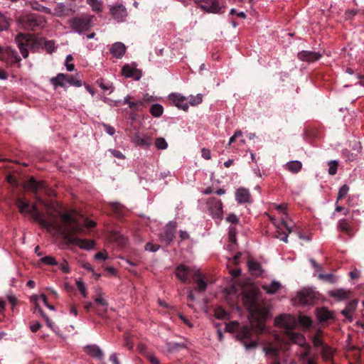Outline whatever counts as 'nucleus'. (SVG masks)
<instances>
[{
  "mask_svg": "<svg viewBox=\"0 0 364 364\" xmlns=\"http://www.w3.org/2000/svg\"><path fill=\"white\" fill-rule=\"evenodd\" d=\"M317 318L321 322H325L333 318V314L325 307L316 309Z\"/></svg>",
  "mask_w": 364,
  "mask_h": 364,
  "instance_id": "c85d7f7f",
  "label": "nucleus"
},
{
  "mask_svg": "<svg viewBox=\"0 0 364 364\" xmlns=\"http://www.w3.org/2000/svg\"><path fill=\"white\" fill-rule=\"evenodd\" d=\"M18 22L23 29L33 31L43 29L47 23L45 16L34 13L21 16Z\"/></svg>",
  "mask_w": 364,
  "mask_h": 364,
  "instance_id": "7ed1b4c3",
  "label": "nucleus"
},
{
  "mask_svg": "<svg viewBox=\"0 0 364 364\" xmlns=\"http://www.w3.org/2000/svg\"><path fill=\"white\" fill-rule=\"evenodd\" d=\"M103 127H104V130L105 132L109 134V136H113L114 134H115V129L109 125V124H103Z\"/></svg>",
  "mask_w": 364,
  "mask_h": 364,
  "instance_id": "052dcab7",
  "label": "nucleus"
},
{
  "mask_svg": "<svg viewBox=\"0 0 364 364\" xmlns=\"http://www.w3.org/2000/svg\"><path fill=\"white\" fill-rule=\"evenodd\" d=\"M16 205L21 214L31 215L34 221L37 222L42 228L50 230L55 226V223L46 219L40 212L36 204L31 205L29 201L21 198L16 199Z\"/></svg>",
  "mask_w": 364,
  "mask_h": 364,
  "instance_id": "f257e3e1",
  "label": "nucleus"
},
{
  "mask_svg": "<svg viewBox=\"0 0 364 364\" xmlns=\"http://www.w3.org/2000/svg\"><path fill=\"white\" fill-rule=\"evenodd\" d=\"M152 97H149L148 94H146V96L141 100L130 101L131 99H128L127 102L125 104H127L130 109L139 112L142 111L143 107L145 106L146 103L150 101Z\"/></svg>",
  "mask_w": 364,
  "mask_h": 364,
  "instance_id": "5701e85b",
  "label": "nucleus"
},
{
  "mask_svg": "<svg viewBox=\"0 0 364 364\" xmlns=\"http://www.w3.org/2000/svg\"><path fill=\"white\" fill-rule=\"evenodd\" d=\"M70 27L74 31L80 34L90 29V21L86 18L76 17L70 21Z\"/></svg>",
  "mask_w": 364,
  "mask_h": 364,
  "instance_id": "f8f14e48",
  "label": "nucleus"
},
{
  "mask_svg": "<svg viewBox=\"0 0 364 364\" xmlns=\"http://www.w3.org/2000/svg\"><path fill=\"white\" fill-rule=\"evenodd\" d=\"M356 307L357 301H351L348 304L346 308L341 311V314L346 317H348L355 310Z\"/></svg>",
  "mask_w": 364,
  "mask_h": 364,
  "instance_id": "72a5a7b5",
  "label": "nucleus"
},
{
  "mask_svg": "<svg viewBox=\"0 0 364 364\" xmlns=\"http://www.w3.org/2000/svg\"><path fill=\"white\" fill-rule=\"evenodd\" d=\"M321 355L326 361H329L333 358V352L331 349L328 346H323L321 350Z\"/></svg>",
  "mask_w": 364,
  "mask_h": 364,
  "instance_id": "e433bc0d",
  "label": "nucleus"
},
{
  "mask_svg": "<svg viewBox=\"0 0 364 364\" xmlns=\"http://www.w3.org/2000/svg\"><path fill=\"white\" fill-rule=\"evenodd\" d=\"M49 81L54 89H57L58 87L66 88L69 86L80 87L82 85V80L78 79L76 76L64 73H58L55 77H51Z\"/></svg>",
  "mask_w": 364,
  "mask_h": 364,
  "instance_id": "423d86ee",
  "label": "nucleus"
},
{
  "mask_svg": "<svg viewBox=\"0 0 364 364\" xmlns=\"http://www.w3.org/2000/svg\"><path fill=\"white\" fill-rule=\"evenodd\" d=\"M41 262L47 265H57L58 262H56L55 259L52 256H46L43 258H41Z\"/></svg>",
  "mask_w": 364,
  "mask_h": 364,
  "instance_id": "3c124183",
  "label": "nucleus"
},
{
  "mask_svg": "<svg viewBox=\"0 0 364 364\" xmlns=\"http://www.w3.org/2000/svg\"><path fill=\"white\" fill-rule=\"evenodd\" d=\"M350 294V291L346 289H337L328 291V295L337 301H343L347 299Z\"/></svg>",
  "mask_w": 364,
  "mask_h": 364,
  "instance_id": "b1692460",
  "label": "nucleus"
},
{
  "mask_svg": "<svg viewBox=\"0 0 364 364\" xmlns=\"http://www.w3.org/2000/svg\"><path fill=\"white\" fill-rule=\"evenodd\" d=\"M281 344L278 341L264 343L262 351L267 364H287L281 355Z\"/></svg>",
  "mask_w": 364,
  "mask_h": 364,
  "instance_id": "20e7f679",
  "label": "nucleus"
},
{
  "mask_svg": "<svg viewBox=\"0 0 364 364\" xmlns=\"http://www.w3.org/2000/svg\"><path fill=\"white\" fill-rule=\"evenodd\" d=\"M202 157L206 160L211 158L210 151L209 149L203 148L201 151Z\"/></svg>",
  "mask_w": 364,
  "mask_h": 364,
  "instance_id": "338daca9",
  "label": "nucleus"
},
{
  "mask_svg": "<svg viewBox=\"0 0 364 364\" xmlns=\"http://www.w3.org/2000/svg\"><path fill=\"white\" fill-rule=\"evenodd\" d=\"M122 74L126 77H132L138 80L141 77V72L132 65H125L122 67Z\"/></svg>",
  "mask_w": 364,
  "mask_h": 364,
  "instance_id": "a211bd4d",
  "label": "nucleus"
},
{
  "mask_svg": "<svg viewBox=\"0 0 364 364\" xmlns=\"http://www.w3.org/2000/svg\"><path fill=\"white\" fill-rule=\"evenodd\" d=\"M229 240L232 243L236 242V228L233 226H230L228 228Z\"/></svg>",
  "mask_w": 364,
  "mask_h": 364,
  "instance_id": "603ef678",
  "label": "nucleus"
},
{
  "mask_svg": "<svg viewBox=\"0 0 364 364\" xmlns=\"http://www.w3.org/2000/svg\"><path fill=\"white\" fill-rule=\"evenodd\" d=\"M251 334V329L248 326H244L237 335V337L242 341V343L247 350L255 348L258 344L257 341H248Z\"/></svg>",
  "mask_w": 364,
  "mask_h": 364,
  "instance_id": "ddd939ff",
  "label": "nucleus"
},
{
  "mask_svg": "<svg viewBox=\"0 0 364 364\" xmlns=\"http://www.w3.org/2000/svg\"><path fill=\"white\" fill-rule=\"evenodd\" d=\"M244 300L249 310L255 311L259 308V294L257 292L246 294Z\"/></svg>",
  "mask_w": 364,
  "mask_h": 364,
  "instance_id": "f3484780",
  "label": "nucleus"
},
{
  "mask_svg": "<svg viewBox=\"0 0 364 364\" xmlns=\"http://www.w3.org/2000/svg\"><path fill=\"white\" fill-rule=\"evenodd\" d=\"M216 317L219 319H224L228 316V314L226 311L220 309L215 312Z\"/></svg>",
  "mask_w": 364,
  "mask_h": 364,
  "instance_id": "bf43d9fd",
  "label": "nucleus"
},
{
  "mask_svg": "<svg viewBox=\"0 0 364 364\" xmlns=\"http://www.w3.org/2000/svg\"><path fill=\"white\" fill-rule=\"evenodd\" d=\"M109 151L112 154V155L119 159H124L125 156L119 150L115 149H110Z\"/></svg>",
  "mask_w": 364,
  "mask_h": 364,
  "instance_id": "13d9d810",
  "label": "nucleus"
},
{
  "mask_svg": "<svg viewBox=\"0 0 364 364\" xmlns=\"http://www.w3.org/2000/svg\"><path fill=\"white\" fill-rule=\"evenodd\" d=\"M110 13L112 17L119 22L125 20L127 13L126 8L123 5H117L110 9Z\"/></svg>",
  "mask_w": 364,
  "mask_h": 364,
  "instance_id": "aec40b11",
  "label": "nucleus"
},
{
  "mask_svg": "<svg viewBox=\"0 0 364 364\" xmlns=\"http://www.w3.org/2000/svg\"><path fill=\"white\" fill-rule=\"evenodd\" d=\"M170 100H173L175 105L183 111H187L189 108V105H197L202 102L203 96L201 93L198 92L196 96L190 95L189 100L186 97L183 96L178 92H171L168 95Z\"/></svg>",
  "mask_w": 364,
  "mask_h": 364,
  "instance_id": "39448f33",
  "label": "nucleus"
},
{
  "mask_svg": "<svg viewBox=\"0 0 364 364\" xmlns=\"http://www.w3.org/2000/svg\"><path fill=\"white\" fill-rule=\"evenodd\" d=\"M25 187L33 192L35 195H38L40 193H44L48 195L50 194V189L48 188L47 185L43 181H38L33 176L26 181ZM36 200L39 203L45 204V203L38 196H36Z\"/></svg>",
  "mask_w": 364,
  "mask_h": 364,
  "instance_id": "6e6552de",
  "label": "nucleus"
},
{
  "mask_svg": "<svg viewBox=\"0 0 364 364\" xmlns=\"http://www.w3.org/2000/svg\"><path fill=\"white\" fill-rule=\"evenodd\" d=\"M9 23L8 18L1 13H0V31L6 30Z\"/></svg>",
  "mask_w": 364,
  "mask_h": 364,
  "instance_id": "de8ad7c7",
  "label": "nucleus"
},
{
  "mask_svg": "<svg viewBox=\"0 0 364 364\" xmlns=\"http://www.w3.org/2000/svg\"><path fill=\"white\" fill-rule=\"evenodd\" d=\"M132 141L138 146L141 148H149L151 144V138L147 134H141L136 133L132 139Z\"/></svg>",
  "mask_w": 364,
  "mask_h": 364,
  "instance_id": "412c9836",
  "label": "nucleus"
},
{
  "mask_svg": "<svg viewBox=\"0 0 364 364\" xmlns=\"http://www.w3.org/2000/svg\"><path fill=\"white\" fill-rule=\"evenodd\" d=\"M312 341H313L314 346H316V347H321L323 348V346H326L323 343L322 338H320L318 336H314L313 338Z\"/></svg>",
  "mask_w": 364,
  "mask_h": 364,
  "instance_id": "4d7b16f0",
  "label": "nucleus"
},
{
  "mask_svg": "<svg viewBox=\"0 0 364 364\" xmlns=\"http://www.w3.org/2000/svg\"><path fill=\"white\" fill-rule=\"evenodd\" d=\"M318 278L324 282H328L330 284H335L338 281V278L336 276L331 273L328 274H322L320 273L318 275Z\"/></svg>",
  "mask_w": 364,
  "mask_h": 364,
  "instance_id": "f704fd0d",
  "label": "nucleus"
},
{
  "mask_svg": "<svg viewBox=\"0 0 364 364\" xmlns=\"http://www.w3.org/2000/svg\"><path fill=\"white\" fill-rule=\"evenodd\" d=\"M349 189H350L349 186L346 184H344L341 187H340V188L338 190V196H337L336 203L338 200L344 198L347 196V194L349 191Z\"/></svg>",
  "mask_w": 364,
  "mask_h": 364,
  "instance_id": "4c0bfd02",
  "label": "nucleus"
},
{
  "mask_svg": "<svg viewBox=\"0 0 364 364\" xmlns=\"http://www.w3.org/2000/svg\"><path fill=\"white\" fill-rule=\"evenodd\" d=\"M76 286L82 296L86 298L87 296V292L85 283L82 280H77L76 281Z\"/></svg>",
  "mask_w": 364,
  "mask_h": 364,
  "instance_id": "37998d69",
  "label": "nucleus"
},
{
  "mask_svg": "<svg viewBox=\"0 0 364 364\" xmlns=\"http://www.w3.org/2000/svg\"><path fill=\"white\" fill-rule=\"evenodd\" d=\"M59 269L64 273H69L70 272L69 265L65 260L59 264Z\"/></svg>",
  "mask_w": 364,
  "mask_h": 364,
  "instance_id": "e2e57ef3",
  "label": "nucleus"
},
{
  "mask_svg": "<svg viewBox=\"0 0 364 364\" xmlns=\"http://www.w3.org/2000/svg\"><path fill=\"white\" fill-rule=\"evenodd\" d=\"M41 323L36 321H34L33 322L31 325H30V330L35 333V332H37L41 328Z\"/></svg>",
  "mask_w": 364,
  "mask_h": 364,
  "instance_id": "680f3d73",
  "label": "nucleus"
},
{
  "mask_svg": "<svg viewBox=\"0 0 364 364\" xmlns=\"http://www.w3.org/2000/svg\"><path fill=\"white\" fill-rule=\"evenodd\" d=\"M149 112L154 117H160L164 113V107L161 104H153L149 108Z\"/></svg>",
  "mask_w": 364,
  "mask_h": 364,
  "instance_id": "473e14b6",
  "label": "nucleus"
},
{
  "mask_svg": "<svg viewBox=\"0 0 364 364\" xmlns=\"http://www.w3.org/2000/svg\"><path fill=\"white\" fill-rule=\"evenodd\" d=\"M225 220L231 224H237L239 223V219L234 213H230L227 215Z\"/></svg>",
  "mask_w": 364,
  "mask_h": 364,
  "instance_id": "6e6d98bb",
  "label": "nucleus"
},
{
  "mask_svg": "<svg viewBox=\"0 0 364 364\" xmlns=\"http://www.w3.org/2000/svg\"><path fill=\"white\" fill-rule=\"evenodd\" d=\"M321 57V54L318 52L302 50L298 53V58L307 63H314L318 60Z\"/></svg>",
  "mask_w": 364,
  "mask_h": 364,
  "instance_id": "4be33fe9",
  "label": "nucleus"
},
{
  "mask_svg": "<svg viewBox=\"0 0 364 364\" xmlns=\"http://www.w3.org/2000/svg\"><path fill=\"white\" fill-rule=\"evenodd\" d=\"M191 269L189 267L180 264L176 267L175 275L183 283H189Z\"/></svg>",
  "mask_w": 364,
  "mask_h": 364,
  "instance_id": "2eb2a0df",
  "label": "nucleus"
},
{
  "mask_svg": "<svg viewBox=\"0 0 364 364\" xmlns=\"http://www.w3.org/2000/svg\"><path fill=\"white\" fill-rule=\"evenodd\" d=\"M96 85L103 90H107L110 88V86L108 84H106L103 80H97Z\"/></svg>",
  "mask_w": 364,
  "mask_h": 364,
  "instance_id": "69168bd1",
  "label": "nucleus"
},
{
  "mask_svg": "<svg viewBox=\"0 0 364 364\" xmlns=\"http://www.w3.org/2000/svg\"><path fill=\"white\" fill-rule=\"evenodd\" d=\"M282 287L280 282L277 281H272L269 284H264L262 289L266 291L267 294H272L276 293Z\"/></svg>",
  "mask_w": 364,
  "mask_h": 364,
  "instance_id": "2f4dec72",
  "label": "nucleus"
},
{
  "mask_svg": "<svg viewBox=\"0 0 364 364\" xmlns=\"http://www.w3.org/2000/svg\"><path fill=\"white\" fill-rule=\"evenodd\" d=\"M198 7L208 13L218 14L223 9L218 0H194Z\"/></svg>",
  "mask_w": 364,
  "mask_h": 364,
  "instance_id": "9b49d317",
  "label": "nucleus"
},
{
  "mask_svg": "<svg viewBox=\"0 0 364 364\" xmlns=\"http://www.w3.org/2000/svg\"><path fill=\"white\" fill-rule=\"evenodd\" d=\"M60 217H61V219L63 220V222L68 223V225H70L72 223L76 222V218L75 217H73L71 215V213H68V212L62 214Z\"/></svg>",
  "mask_w": 364,
  "mask_h": 364,
  "instance_id": "c03bdc74",
  "label": "nucleus"
},
{
  "mask_svg": "<svg viewBox=\"0 0 364 364\" xmlns=\"http://www.w3.org/2000/svg\"><path fill=\"white\" fill-rule=\"evenodd\" d=\"M85 352L90 356L101 360L103 358V352L100 348L95 344L87 345L85 346Z\"/></svg>",
  "mask_w": 364,
  "mask_h": 364,
  "instance_id": "a878e982",
  "label": "nucleus"
},
{
  "mask_svg": "<svg viewBox=\"0 0 364 364\" xmlns=\"http://www.w3.org/2000/svg\"><path fill=\"white\" fill-rule=\"evenodd\" d=\"M317 299L316 292L310 288H304L299 291L295 298V301L301 306H310Z\"/></svg>",
  "mask_w": 364,
  "mask_h": 364,
  "instance_id": "1a4fd4ad",
  "label": "nucleus"
},
{
  "mask_svg": "<svg viewBox=\"0 0 364 364\" xmlns=\"http://www.w3.org/2000/svg\"><path fill=\"white\" fill-rule=\"evenodd\" d=\"M337 228L339 231H341L349 236H353L354 235L352 218L341 219L338 222Z\"/></svg>",
  "mask_w": 364,
  "mask_h": 364,
  "instance_id": "dca6fc26",
  "label": "nucleus"
},
{
  "mask_svg": "<svg viewBox=\"0 0 364 364\" xmlns=\"http://www.w3.org/2000/svg\"><path fill=\"white\" fill-rule=\"evenodd\" d=\"M250 191L244 188H238L235 192V200L238 203H246L250 202Z\"/></svg>",
  "mask_w": 364,
  "mask_h": 364,
  "instance_id": "bb28decb",
  "label": "nucleus"
},
{
  "mask_svg": "<svg viewBox=\"0 0 364 364\" xmlns=\"http://www.w3.org/2000/svg\"><path fill=\"white\" fill-rule=\"evenodd\" d=\"M95 302L99 306H102L106 308L108 306L107 301L102 297L101 293L97 294V296L95 299Z\"/></svg>",
  "mask_w": 364,
  "mask_h": 364,
  "instance_id": "09e8293b",
  "label": "nucleus"
},
{
  "mask_svg": "<svg viewBox=\"0 0 364 364\" xmlns=\"http://www.w3.org/2000/svg\"><path fill=\"white\" fill-rule=\"evenodd\" d=\"M338 162L337 160H331L328 162V172L331 176H334L337 173Z\"/></svg>",
  "mask_w": 364,
  "mask_h": 364,
  "instance_id": "58836bf2",
  "label": "nucleus"
},
{
  "mask_svg": "<svg viewBox=\"0 0 364 364\" xmlns=\"http://www.w3.org/2000/svg\"><path fill=\"white\" fill-rule=\"evenodd\" d=\"M194 282L196 284V289L199 292H204L207 289V282L201 277L199 272L194 274Z\"/></svg>",
  "mask_w": 364,
  "mask_h": 364,
  "instance_id": "7c9ffc66",
  "label": "nucleus"
},
{
  "mask_svg": "<svg viewBox=\"0 0 364 364\" xmlns=\"http://www.w3.org/2000/svg\"><path fill=\"white\" fill-rule=\"evenodd\" d=\"M73 60V57L72 55L69 54L66 56L65 65L66 67L67 70L69 72L73 71L75 70V65L72 63Z\"/></svg>",
  "mask_w": 364,
  "mask_h": 364,
  "instance_id": "a19ab883",
  "label": "nucleus"
},
{
  "mask_svg": "<svg viewBox=\"0 0 364 364\" xmlns=\"http://www.w3.org/2000/svg\"><path fill=\"white\" fill-rule=\"evenodd\" d=\"M112 210L117 214H120L122 205L118 202H112L110 203Z\"/></svg>",
  "mask_w": 364,
  "mask_h": 364,
  "instance_id": "0e129e2a",
  "label": "nucleus"
},
{
  "mask_svg": "<svg viewBox=\"0 0 364 364\" xmlns=\"http://www.w3.org/2000/svg\"><path fill=\"white\" fill-rule=\"evenodd\" d=\"M31 8L36 11H41L46 14H51V10L49 8L42 6L39 4L38 2H33L31 4Z\"/></svg>",
  "mask_w": 364,
  "mask_h": 364,
  "instance_id": "ea45409f",
  "label": "nucleus"
},
{
  "mask_svg": "<svg viewBox=\"0 0 364 364\" xmlns=\"http://www.w3.org/2000/svg\"><path fill=\"white\" fill-rule=\"evenodd\" d=\"M55 13L58 16L65 15V5L63 3L58 4L55 8Z\"/></svg>",
  "mask_w": 364,
  "mask_h": 364,
  "instance_id": "5fc2aeb1",
  "label": "nucleus"
},
{
  "mask_svg": "<svg viewBox=\"0 0 364 364\" xmlns=\"http://www.w3.org/2000/svg\"><path fill=\"white\" fill-rule=\"evenodd\" d=\"M15 41L18 45V49L24 58L28 56V43L26 36L23 33H18Z\"/></svg>",
  "mask_w": 364,
  "mask_h": 364,
  "instance_id": "6ab92c4d",
  "label": "nucleus"
},
{
  "mask_svg": "<svg viewBox=\"0 0 364 364\" xmlns=\"http://www.w3.org/2000/svg\"><path fill=\"white\" fill-rule=\"evenodd\" d=\"M248 267L255 274H259L261 273V264L256 261L249 260L247 262Z\"/></svg>",
  "mask_w": 364,
  "mask_h": 364,
  "instance_id": "c9c22d12",
  "label": "nucleus"
},
{
  "mask_svg": "<svg viewBox=\"0 0 364 364\" xmlns=\"http://www.w3.org/2000/svg\"><path fill=\"white\" fill-rule=\"evenodd\" d=\"M177 223L176 221H169L164 228L163 232L160 235L161 242L166 245H170L175 238Z\"/></svg>",
  "mask_w": 364,
  "mask_h": 364,
  "instance_id": "9d476101",
  "label": "nucleus"
},
{
  "mask_svg": "<svg viewBox=\"0 0 364 364\" xmlns=\"http://www.w3.org/2000/svg\"><path fill=\"white\" fill-rule=\"evenodd\" d=\"M131 95H127L123 100H112L105 96H101L100 99L106 104L109 105L112 107H119L123 105H125L127 102L128 99H132Z\"/></svg>",
  "mask_w": 364,
  "mask_h": 364,
  "instance_id": "cd10ccee",
  "label": "nucleus"
},
{
  "mask_svg": "<svg viewBox=\"0 0 364 364\" xmlns=\"http://www.w3.org/2000/svg\"><path fill=\"white\" fill-rule=\"evenodd\" d=\"M87 3L92 6V9L95 11H100L102 10V3L99 0H87Z\"/></svg>",
  "mask_w": 364,
  "mask_h": 364,
  "instance_id": "49530a36",
  "label": "nucleus"
},
{
  "mask_svg": "<svg viewBox=\"0 0 364 364\" xmlns=\"http://www.w3.org/2000/svg\"><path fill=\"white\" fill-rule=\"evenodd\" d=\"M206 205L213 219L219 223L223 217V205L221 200L215 197H211L208 199Z\"/></svg>",
  "mask_w": 364,
  "mask_h": 364,
  "instance_id": "0eeeda50",
  "label": "nucleus"
},
{
  "mask_svg": "<svg viewBox=\"0 0 364 364\" xmlns=\"http://www.w3.org/2000/svg\"><path fill=\"white\" fill-rule=\"evenodd\" d=\"M159 248H160V245H154L151 242H147L144 247V249L146 251H149L151 252H156Z\"/></svg>",
  "mask_w": 364,
  "mask_h": 364,
  "instance_id": "864d4df0",
  "label": "nucleus"
},
{
  "mask_svg": "<svg viewBox=\"0 0 364 364\" xmlns=\"http://www.w3.org/2000/svg\"><path fill=\"white\" fill-rule=\"evenodd\" d=\"M283 223L284 224L285 227L288 230L289 232H278L277 235L275 237L279 239L280 240L287 243L288 242L289 233L291 232V230H290V228L284 222H283Z\"/></svg>",
  "mask_w": 364,
  "mask_h": 364,
  "instance_id": "79ce46f5",
  "label": "nucleus"
},
{
  "mask_svg": "<svg viewBox=\"0 0 364 364\" xmlns=\"http://www.w3.org/2000/svg\"><path fill=\"white\" fill-rule=\"evenodd\" d=\"M285 168L292 173H299L302 168V163L300 161H291L284 165Z\"/></svg>",
  "mask_w": 364,
  "mask_h": 364,
  "instance_id": "c756f323",
  "label": "nucleus"
},
{
  "mask_svg": "<svg viewBox=\"0 0 364 364\" xmlns=\"http://www.w3.org/2000/svg\"><path fill=\"white\" fill-rule=\"evenodd\" d=\"M67 229L69 232L65 236V240L68 243L78 246L80 248L86 250H90L94 248L95 245L94 240L80 239L75 235L84 231V228L79 223L77 219L75 223L68 225Z\"/></svg>",
  "mask_w": 364,
  "mask_h": 364,
  "instance_id": "f03ea898",
  "label": "nucleus"
},
{
  "mask_svg": "<svg viewBox=\"0 0 364 364\" xmlns=\"http://www.w3.org/2000/svg\"><path fill=\"white\" fill-rule=\"evenodd\" d=\"M285 334L287 338L289 339L294 343L297 344L300 346H304L306 345L305 337L301 333L294 331L293 326L287 325L285 327Z\"/></svg>",
  "mask_w": 364,
  "mask_h": 364,
  "instance_id": "4468645a",
  "label": "nucleus"
},
{
  "mask_svg": "<svg viewBox=\"0 0 364 364\" xmlns=\"http://www.w3.org/2000/svg\"><path fill=\"white\" fill-rule=\"evenodd\" d=\"M299 321L300 323L302 326H304V327H307L308 328V327L311 326V325H312V321L308 316H300L299 317Z\"/></svg>",
  "mask_w": 364,
  "mask_h": 364,
  "instance_id": "8fccbe9b",
  "label": "nucleus"
},
{
  "mask_svg": "<svg viewBox=\"0 0 364 364\" xmlns=\"http://www.w3.org/2000/svg\"><path fill=\"white\" fill-rule=\"evenodd\" d=\"M109 51L116 58H121L126 52V46L121 42H117L112 45Z\"/></svg>",
  "mask_w": 364,
  "mask_h": 364,
  "instance_id": "393cba45",
  "label": "nucleus"
},
{
  "mask_svg": "<svg viewBox=\"0 0 364 364\" xmlns=\"http://www.w3.org/2000/svg\"><path fill=\"white\" fill-rule=\"evenodd\" d=\"M155 145L158 149L161 150L166 149L168 147L166 141L162 137H159L156 139Z\"/></svg>",
  "mask_w": 364,
  "mask_h": 364,
  "instance_id": "a18cd8bd",
  "label": "nucleus"
},
{
  "mask_svg": "<svg viewBox=\"0 0 364 364\" xmlns=\"http://www.w3.org/2000/svg\"><path fill=\"white\" fill-rule=\"evenodd\" d=\"M309 262L311 263V264L312 265L313 268L318 272V271H321V267L313 259V258H310L309 259Z\"/></svg>",
  "mask_w": 364,
  "mask_h": 364,
  "instance_id": "774afa93",
  "label": "nucleus"
}]
</instances>
